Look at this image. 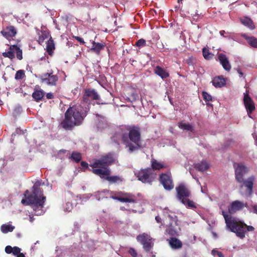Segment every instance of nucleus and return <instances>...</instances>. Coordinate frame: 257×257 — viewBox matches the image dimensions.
Instances as JSON below:
<instances>
[{
    "mask_svg": "<svg viewBox=\"0 0 257 257\" xmlns=\"http://www.w3.org/2000/svg\"><path fill=\"white\" fill-rule=\"evenodd\" d=\"M41 184V181H37L33 186L32 194L29 195V191L27 190L24 193L25 199L21 201L23 204L31 206L35 215H41L45 212L43 208L46 197L44 196L42 189L40 188Z\"/></svg>",
    "mask_w": 257,
    "mask_h": 257,
    "instance_id": "nucleus-1",
    "label": "nucleus"
},
{
    "mask_svg": "<svg viewBox=\"0 0 257 257\" xmlns=\"http://www.w3.org/2000/svg\"><path fill=\"white\" fill-rule=\"evenodd\" d=\"M89 109L81 105L70 106L64 114V119L61 121V126L66 130L71 131L75 126L82 124L87 115Z\"/></svg>",
    "mask_w": 257,
    "mask_h": 257,
    "instance_id": "nucleus-2",
    "label": "nucleus"
},
{
    "mask_svg": "<svg viewBox=\"0 0 257 257\" xmlns=\"http://www.w3.org/2000/svg\"><path fill=\"white\" fill-rule=\"evenodd\" d=\"M128 134L123 133L121 135L122 143L128 148L131 153L138 150L141 147V135L140 128L133 126H128Z\"/></svg>",
    "mask_w": 257,
    "mask_h": 257,
    "instance_id": "nucleus-3",
    "label": "nucleus"
},
{
    "mask_svg": "<svg viewBox=\"0 0 257 257\" xmlns=\"http://www.w3.org/2000/svg\"><path fill=\"white\" fill-rule=\"evenodd\" d=\"M114 161L113 157L111 154L104 156L99 159H95L90 165L92 168L91 172L100 177H104V175H109L110 174V170L108 166L111 165Z\"/></svg>",
    "mask_w": 257,
    "mask_h": 257,
    "instance_id": "nucleus-4",
    "label": "nucleus"
},
{
    "mask_svg": "<svg viewBox=\"0 0 257 257\" xmlns=\"http://www.w3.org/2000/svg\"><path fill=\"white\" fill-rule=\"evenodd\" d=\"M226 227L237 237L242 239L245 237V226L246 224L238 219L234 218L226 225Z\"/></svg>",
    "mask_w": 257,
    "mask_h": 257,
    "instance_id": "nucleus-5",
    "label": "nucleus"
},
{
    "mask_svg": "<svg viewBox=\"0 0 257 257\" xmlns=\"http://www.w3.org/2000/svg\"><path fill=\"white\" fill-rule=\"evenodd\" d=\"M156 174L152 172V169L147 168L141 169L138 173L137 176L138 180L144 183L152 184L154 180Z\"/></svg>",
    "mask_w": 257,
    "mask_h": 257,
    "instance_id": "nucleus-6",
    "label": "nucleus"
},
{
    "mask_svg": "<svg viewBox=\"0 0 257 257\" xmlns=\"http://www.w3.org/2000/svg\"><path fill=\"white\" fill-rule=\"evenodd\" d=\"M16 54V57L19 60L23 59V51L19 46L17 45H11L7 52H5L2 53L3 57L8 58L11 60L15 58Z\"/></svg>",
    "mask_w": 257,
    "mask_h": 257,
    "instance_id": "nucleus-7",
    "label": "nucleus"
},
{
    "mask_svg": "<svg viewBox=\"0 0 257 257\" xmlns=\"http://www.w3.org/2000/svg\"><path fill=\"white\" fill-rule=\"evenodd\" d=\"M233 168L235 170V179L239 183L242 182L244 176L248 173L249 169L242 163H234Z\"/></svg>",
    "mask_w": 257,
    "mask_h": 257,
    "instance_id": "nucleus-8",
    "label": "nucleus"
},
{
    "mask_svg": "<svg viewBox=\"0 0 257 257\" xmlns=\"http://www.w3.org/2000/svg\"><path fill=\"white\" fill-rule=\"evenodd\" d=\"M159 180L165 190L170 191L174 188V185L170 172L160 174Z\"/></svg>",
    "mask_w": 257,
    "mask_h": 257,
    "instance_id": "nucleus-9",
    "label": "nucleus"
},
{
    "mask_svg": "<svg viewBox=\"0 0 257 257\" xmlns=\"http://www.w3.org/2000/svg\"><path fill=\"white\" fill-rule=\"evenodd\" d=\"M177 197L181 202L191 196V191L184 184H180L176 188Z\"/></svg>",
    "mask_w": 257,
    "mask_h": 257,
    "instance_id": "nucleus-10",
    "label": "nucleus"
},
{
    "mask_svg": "<svg viewBox=\"0 0 257 257\" xmlns=\"http://www.w3.org/2000/svg\"><path fill=\"white\" fill-rule=\"evenodd\" d=\"M40 78L42 83L50 86H56L58 80V76L54 75L53 72L43 74Z\"/></svg>",
    "mask_w": 257,
    "mask_h": 257,
    "instance_id": "nucleus-11",
    "label": "nucleus"
},
{
    "mask_svg": "<svg viewBox=\"0 0 257 257\" xmlns=\"http://www.w3.org/2000/svg\"><path fill=\"white\" fill-rule=\"evenodd\" d=\"M138 241L143 245L144 250L149 252L151 250L153 246V243L152 241V238L147 234L143 233L140 234L137 237Z\"/></svg>",
    "mask_w": 257,
    "mask_h": 257,
    "instance_id": "nucleus-12",
    "label": "nucleus"
},
{
    "mask_svg": "<svg viewBox=\"0 0 257 257\" xmlns=\"http://www.w3.org/2000/svg\"><path fill=\"white\" fill-rule=\"evenodd\" d=\"M100 96L93 89L87 88L85 90L83 96V101L88 104H90L91 101L99 100Z\"/></svg>",
    "mask_w": 257,
    "mask_h": 257,
    "instance_id": "nucleus-13",
    "label": "nucleus"
},
{
    "mask_svg": "<svg viewBox=\"0 0 257 257\" xmlns=\"http://www.w3.org/2000/svg\"><path fill=\"white\" fill-rule=\"evenodd\" d=\"M168 218L170 220L171 222L169 223L168 227L166 228V232L172 236H174L176 234L177 231L176 229L174 228V225H177V216L176 215L172 216L170 214H168Z\"/></svg>",
    "mask_w": 257,
    "mask_h": 257,
    "instance_id": "nucleus-14",
    "label": "nucleus"
},
{
    "mask_svg": "<svg viewBox=\"0 0 257 257\" xmlns=\"http://www.w3.org/2000/svg\"><path fill=\"white\" fill-rule=\"evenodd\" d=\"M254 180L255 177L254 176H251L245 180L243 179V181L241 182L242 183V184L240 187H244L245 188V193L248 196H250L252 193L253 182Z\"/></svg>",
    "mask_w": 257,
    "mask_h": 257,
    "instance_id": "nucleus-15",
    "label": "nucleus"
},
{
    "mask_svg": "<svg viewBox=\"0 0 257 257\" xmlns=\"http://www.w3.org/2000/svg\"><path fill=\"white\" fill-rule=\"evenodd\" d=\"M1 33L4 37L8 39L15 37L17 33V30L14 26L9 25L3 27Z\"/></svg>",
    "mask_w": 257,
    "mask_h": 257,
    "instance_id": "nucleus-16",
    "label": "nucleus"
},
{
    "mask_svg": "<svg viewBox=\"0 0 257 257\" xmlns=\"http://www.w3.org/2000/svg\"><path fill=\"white\" fill-rule=\"evenodd\" d=\"M243 102L247 114L250 117V114L254 110L255 106L253 101L247 93L244 95Z\"/></svg>",
    "mask_w": 257,
    "mask_h": 257,
    "instance_id": "nucleus-17",
    "label": "nucleus"
},
{
    "mask_svg": "<svg viewBox=\"0 0 257 257\" xmlns=\"http://www.w3.org/2000/svg\"><path fill=\"white\" fill-rule=\"evenodd\" d=\"M218 59L223 69L227 72H229L231 69V65L226 55L223 53H220L218 55Z\"/></svg>",
    "mask_w": 257,
    "mask_h": 257,
    "instance_id": "nucleus-18",
    "label": "nucleus"
},
{
    "mask_svg": "<svg viewBox=\"0 0 257 257\" xmlns=\"http://www.w3.org/2000/svg\"><path fill=\"white\" fill-rule=\"evenodd\" d=\"M246 205V204H245L240 201H234L229 206L228 212L230 214H234L236 211L243 209Z\"/></svg>",
    "mask_w": 257,
    "mask_h": 257,
    "instance_id": "nucleus-19",
    "label": "nucleus"
},
{
    "mask_svg": "<svg viewBox=\"0 0 257 257\" xmlns=\"http://www.w3.org/2000/svg\"><path fill=\"white\" fill-rule=\"evenodd\" d=\"M21 249L18 246L12 247L11 245H7L5 247V252L8 254L12 253L17 257H25L23 253L21 252Z\"/></svg>",
    "mask_w": 257,
    "mask_h": 257,
    "instance_id": "nucleus-20",
    "label": "nucleus"
},
{
    "mask_svg": "<svg viewBox=\"0 0 257 257\" xmlns=\"http://www.w3.org/2000/svg\"><path fill=\"white\" fill-rule=\"evenodd\" d=\"M120 199L119 201L121 202L135 203L136 202V196L128 193L120 192Z\"/></svg>",
    "mask_w": 257,
    "mask_h": 257,
    "instance_id": "nucleus-21",
    "label": "nucleus"
},
{
    "mask_svg": "<svg viewBox=\"0 0 257 257\" xmlns=\"http://www.w3.org/2000/svg\"><path fill=\"white\" fill-rule=\"evenodd\" d=\"M240 23L250 30L255 29V26L253 21L248 17H242L239 18Z\"/></svg>",
    "mask_w": 257,
    "mask_h": 257,
    "instance_id": "nucleus-22",
    "label": "nucleus"
},
{
    "mask_svg": "<svg viewBox=\"0 0 257 257\" xmlns=\"http://www.w3.org/2000/svg\"><path fill=\"white\" fill-rule=\"evenodd\" d=\"M240 36L243 38L251 47L257 48V38L254 36H248L245 33L240 34Z\"/></svg>",
    "mask_w": 257,
    "mask_h": 257,
    "instance_id": "nucleus-23",
    "label": "nucleus"
},
{
    "mask_svg": "<svg viewBox=\"0 0 257 257\" xmlns=\"http://www.w3.org/2000/svg\"><path fill=\"white\" fill-rule=\"evenodd\" d=\"M170 247L174 249H178L182 248L183 243L182 241L176 237H171L169 239Z\"/></svg>",
    "mask_w": 257,
    "mask_h": 257,
    "instance_id": "nucleus-24",
    "label": "nucleus"
},
{
    "mask_svg": "<svg viewBox=\"0 0 257 257\" xmlns=\"http://www.w3.org/2000/svg\"><path fill=\"white\" fill-rule=\"evenodd\" d=\"M92 46L90 49L91 51L99 55L100 51L104 49L105 46V43H98L93 41L92 43Z\"/></svg>",
    "mask_w": 257,
    "mask_h": 257,
    "instance_id": "nucleus-25",
    "label": "nucleus"
},
{
    "mask_svg": "<svg viewBox=\"0 0 257 257\" xmlns=\"http://www.w3.org/2000/svg\"><path fill=\"white\" fill-rule=\"evenodd\" d=\"M154 72L163 79H166L170 76L168 72L159 66H157L155 68Z\"/></svg>",
    "mask_w": 257,
    "mask_h": 257,
    "instance_id": "nucleus-26",
    "label": "nucleus"
},
{
    "mask_svg": "<svg viewBox=\"0 0 257 257\" xmlns=\"http://www.w3.org/2000/svg\"><path fill=\"white\" fill-rule=\"evenodd\" d=\"M212 83L215 87H221L225 85L226 80L222 76H219L214 77Z\"/></svg>",
    "mask_w": 257,
    "mask_h": 257,
    "instance_id": "nucleus-27",
    "label": "nucleus"
},
{
    "mask_svg": "<svg viewBox=\"0 0 257 257\" xmlns=\"http://www.w3.org/2000/svg\"><path fill=\"white\" fill-rule=\"evenodd\" d=\"M166 166L163 162H160L154 159L151 160V168L152 172L155 170H160L162 169L166 168Z\"/></svg>",
    "mask_w": 257,
    "mask_h": 257,
    "instance_id": "nucleus-28",
    "label": "nucleus"
},
{
    "mask_svg": "<svg viewBox=\"0 0 257 257\" xmlns=\"http://www.w3.org/2000/svg\"><path fill=\"white\" fill-rule=\"evenodd\" d=\"M55 48V47L54 41L52 38L50 37L46 42V51L49 55H52Z\"/></svg>",
    "mask_w": 257,
    "mask_h": 257,
    "instance_id": "nucleus-29",
    "label": "nucleus"
},
{
    "mask_svg": "<svg viewBox=\"0 0 257 257\" xmlns=\"http://www.w3.org/2000/svg\"><path fill=\"white\" fill-rule=\"evenodd\" d=\"M194 168L196 170L204 172L209 168V164L205 161H202L199 163H196L194 165Z\"/></svg>",
    "mask_w": 257,
    "mask_h": 257,
    "instance_id": "nucleus-30",
    "label": "nucleus"
},
{
    "mask_svg": "<svg viewBox=\"0 0 257 257\" xmlns=\"http://www.w3.org/2000/svg\"><path fill=\"white\" fill-rule=\"evenodd\" d=\"M45 95V92L43 90L40 89H35L34 92L32 93V97L37 101L39 102L42 100Z\"/></svg>",
    "mask_w": 257,
    "mask_h": 257,
    "instance_id": "nucleus-31",
    "label": "nucleus"
},
{
    "mask_svg": "<svg viewBox=\"0 0 257 257\" xmlns=\"http://www.w3.org/2000/svg\"><path fill=\"white\" fill-rule=\"evenodd\" d=\"M178 126L180 128L183 130L190 131L191 132H193L194 131V127L193 125L189 123H186L184 122L183 121L179 122L178 123Z\"/></svg>",
    "mask_w": 257,
    "mask_h": 257,
    "instance_id": "nucleus-32",
    "label": "nucleus"
},
{
    "mask_svg": "<svg viewBox=\"0 0 257 257\" xmlns=\"http://www.w3.org/2000/svg\"><path fill=\"white\" fill-rule=\"evenodd\" d=\"M109 175H104V177H101V178H104L105 180H107L110 183H115L118 182L122 181L121 178L118 176H110Z\"/></svg>",
    "mask_w": 257,
    "mask_h": 257,
    "instance_id": "nucleus-33",
    "label": "nucleus"
},
{
    "mask_svg": "<svg viewBox=\"0 0 257 257\" xmlns=\"http://www.w3.org/2000/svg\"><path fill=\"white\" fill-rule=\"evenodd\" d=\"M69 158L74 162L78 163L82 159V155L80 153L73 151Z\"/></svg>",
    "mask_w": 257,
    "mask_h": 257,
    "instance_id": "nucleus-34",
    "label": "nucleus"
},
{
    "mask_svg": "<svg viewBox=\"0 0 257 257\" xmlns=\"http://www.w3.org/2000/svg\"><path fill=\"white\" fill-rule=\"evenodd\" d=\"M50 36L49 33L46 31H42L41 34H39V39L38 40V43L42 45L44 41L48 39Z\"/></svg>",
    "mask_w": 257,
    "mask_h": 257,
    "instance_id": "nucleus-35",
    "label": "nucleus"
},
{
    "mask_svg": "<svg viewBox=\"0 0 257 257\" xmlns=\"http://www.w3.org/2000/svg\"><path fill=\"white\" fill-rule=\"evenodd\" d=\"M182 204L185 205L187 208L195 209L197 208L195 202L188 198L184 200L181 202Z\"/></svg>",
    "mask_w": 257,
    "mask_h": 257,
    "instance_id": "nucleus-36",
    "label": "nucleus"
},
{
    "mask_svg": "<svg viewBox=\"0 0 257 257\" xmlns=\"http://www.w3.org/2000/svg\"><path fill=\"white\" fill-rule=\"evenodd\" d=\"M15 229V226L11 224H4L1 226V229L2 232L7 233L9 232H12Z\"/></svg>",
    "mask_w": 257,
    "mask_h": 257,
    "instance_id": "nucleus-37",
    "label": "nucleus"
},
{
    "mask_svg": "<svg viewBox=\"0 0 257 257\" xmlns=\"http://www.w3.org/2000/svg\"><path fill=\"white\" fill-rule=\"evenodd\" d=\"M202 54L206 60H210L213 56V54L211 53L209 50L205 47L202 49Z\"/></svg>",
    "mask_w": 257,
    "mask_h": 257,
    "instance_id": "nucleus-38",
    "label": "nucleus"
},
{
    "mask_svg": "<svg viewBox=\"0 0 257 257\" xmlns=\"http://www.w3.org/2000/svg\"><path fill=\"white\" fill-rule=\"evenodd\" d=\"M25 76V71L23 70H18L15 76L16 80H21Z\"/></svg>",
    "mask_w": 257,
    "mask_h": 257,
    "instance_id": "nucleus-39",
    "label": "nucleus"
},
{
    "mask_svg": "<svg viewBox=\"0 0 257 257\" xmlns=\"http://www.w3.org/2000/svg\"><path fill=\"white\" fill-rule=\"evenodd\" d=\"M222 215H223L224 218L226 225L228 224V223H229L234 218L232 217L230 215H228L227 213L224 211H222Z\"/></svg>",
    "mask_w": 257,
    "mask_h": 257,
    "instance_id": "nucleus-40",
    "label": "nucleus"
},
{
    "mask_svg": "<svg viewBox=\"0 0 257 257\" xmlns=\"http://www.w3.org/2000/svg\"><path fill=\"white\" fill-rule=\"evenodd\" d=\"M146 45V41L144 39H140L137 41L135 46L139 48H142Z\"/></svg>",
    "mask_w": 257,
    "mask_h": 257,
    "instance_id": "nucleus-41",
    "label": "nucleus"
},
{
    "mask_svg": "<svg viewBox=\"0 0 257 257\" xmlns=\"http://www.w3.org/2000/svg\"><path fill=\"white\" fill-rule=\"evenodd\" d=\"M202 96L205 101H210L212 100L211 95L208 93L207 92L203 91Z\"/></svg>",
    "mask_w": 257,
    "mask_h": 257,
    "instance_id": "nucleus-42",
    "label": "nucleus"
},
{
    "mask_svg": "<svg viewBox=\"0 0 257 257\" xmlns=\"http://www.w3.org/2000/svg\"><path fill=\"white\" fill-rule=\"evenodd\" d=\"M186 62L190 66H193L196 62V59L193 57L191 56L186 59Z\"/></svg>",
    "mask_w": 257,
    "mask_h": 257,
    "instance_id": "nucleus-43",
    "label": "nucleus"
},
{
    "mask_svg": "<svg viewBox=\"0 0 257 257\" xmlns=\"http://www.w3.org/2000/svg\"><path fill=\"white\" fill-rule=\"evenodd\" d=\"M212 254L214 256H217V257H224L223 253L221 251H218L215 249H213L211 251Z\"/></svg>",
    "mask_w": 257,
    "mask_h": 257,
    "instance_id": "nucleus-44",
    "label": "nucleus"
},
{
    "mask_svg": "<svg viewBox=\"0 0 257 257\" xmlns=\"http://www.w3.org/2000/svg\"><path fill=\"white\" fill-rule=\"evenodd\" d=\"M139 96L137 93H132L131 95V97L128 98V100L130 102L135 101L138 98Z\"/></svg>",
    "mask_w": 257,
    "mask_h": 257,
    "instance_id": "nucleus-45",
    "label": "nucleus"
},
{
    "mask_svg": "<svg viewBox=\"0 0 257 257\" xmlns=\"http://www.w3.org/2000/svg\"><path fill=\"white\" fill-rule=\"evenodd\" d=\"M128 253L131 255L132 257H137L138 256V253L137 251L132 247H131L128 251Z\"/></svg>",
    "mask_w": 257,
    "mask_h": 257,
    "instance_id": "nucleus-46",
    "label": "nucleus"
},
{
    "mask_svg": "<svg viewBox=\"0 0 257 257\" xmlns=\"http://www.w3.org/2000/svg\"><path fill=\"white\" fill-rule=\"evenodd\" d=\"M110 197L114 200H117L119 201V199H120V192L117 193H113Z\"/></svg>",
    "mask_w": 257,
    "mask_h": 257,
    "instance_id": "nucleus-47",
    "label": "nucleus"
},
{
    "mask_svg": "<svg viewBox=\"0 0 257 257\" xmlns=\"http://www.w3.org/2000/svg\"><path fill=\"white\" fill-rule=\"evenodd\" d=\"M254 230V228L252 226L247 225L246 224L245 226V233L246 231H253Z\"/></svg>",
    "mask_w": 257,
    "mask_h": 257,
    "instance_id": "nucleus-48",
    "label": "nucleus"
},
{
    "mask_svg": "<svg viewBox=\"0 0 257 257\" xmlns=\"http://www.w3.org/2000/svg\"><path fill=\"white\" fill-rule=\"evenodd\" d=\"M74 38L81 44H84L85 43V42L82 38L78 36H74Z\"/></svg>",
    "mask_w": 257,
    "mask_h": 257,
    "instance_id": "nucleus-49",
    "label": "nucleus"
},
{
    "mask_svg": "<svg viewBox=\"0 0 257 257\" xmlns=\"http://www.w3.org/2000/svg\"><path fill=\"white\" fill-rule=\"evenodd\" d=\"M81 166L84 169H86L88 168V164L86 162L82 161L81 162Z\"/></svg>",
    "mask_w": 257,
    "mask_h": 257,
    "instance_id": "nucleus-50",
    "label": "nucleus"
},
{
    "mask_svg": "<svg viewBox=\"0 0 257 257\" xmlns=\"http://www.w3.org/2000/svg\"><path fill=\"white\" fill-rule=\"evenodd\" d=\"M46 98L48 99H52L54 98V95L52 93L49 92V93H47V94H46Z\"/></svg>",
    "mask_w": 257,
    "mask_h": 257,
    "instance_id": "nucleus-51",
    "label": "nucleus"
},
{
    "mask_svg": "<svg viewBox=\"0 0 257 257\" xmlns=\"http://www.w3.org/2000/svg\"><path fill=\"white\" fill-rule=\"evenodd\" d=\"M252 208L253 209V212L257 214V204L252 205Z\"/></svg>",
    "mask_w": 257,
    "mask_h": 257,
    "instance_id": "nucleus-52",
    "label": "nucleus"
},
{
    "mask_svg": "<svg viewBox=\"0 0 257 257\" xmlns=\"http://www.w3.org/2000/svg\"><path fill=\"white\" fill-rule=\"evenodd\" d=\"M155 219L158 223L161 222L162 219L159 216H157L155 217Z\"/></svg>",
    "mask_w": 257,
    "mask_h": 257,
    "instance_id": "nucleus-53",
    "label": "nucleus"
},
{
    "mask_svg": "<svg viewBox=\"0 0 257 257\" xmlns=\"http://www.w3.org/2000/svg\"><path fill=\"white\" fill-rule=\"evenodd\" d=\"M237 72L238 73V74L240 75V77H242L243 75V73L241 72L240 69H236Z\"/></svg>",
    "mask_w": 257,
    "mask_h": 257,
    "instance_id": "nucleus-54",
    "label": "nucleus"
},
{
    "mask_svg": "<svg viewBox=\"0 0 257 257\" xmlns=\"http://www.w3.org/2000/svg\"><path fill=\"white\" fill-rule=\"evenodd\" d=\"M66 152V150H64V149L60 150L59 151V153H63V154H65Z\"/></svg>",
    "mask_w": 257,
    "mask_h": 257,
    "instance_id": "nucleus-55",
    "label": "nucleus"
},
{
    "mask_svg": "<svg viewBox=\"0 0 257 257\" xmlns=\"http://www.w3.org/2000/svg\"><path fill=\"white\" fill-rule=\"evenodd\" d=\"M220 34L221 35V36H224V34L225 33V32L224 31H220V32H219Z\"/></svg>",
    "mask_w": 257,
    "mask_h": 257,
    "instance_id": "nucleus-56",
    "label": "nucleus"
},
{
    "mask_svg": "<svg viewBox=\"0 0 257 257\" xmlns=\"http://www.w3.org/2000/svg\"><path fill=\"white\" fill-rule=\"evenodd\" d=\"M30 221H31V222H32V221H33V217H30Z\"/></svg>",
    "mask_w": 257,
    "mask_h": 257,
    "instance_id": "nucleus-57",
    "label": "nucleus"
},
{
    "mask_svg": "<svg viewBox=\"0 0 257 257\" xmlns=\"http://www.w3.org/2000/svg\"><path fill=\"white\" fill-rule=\"evenodd\" d=\"M183 0H178V2L180 3V2H182Z\"/></svg>",
    "mask_w": 257,
    "mask_h": 257,
    "instance_id": "nucleus-58",
    "label": "nucleus"
},
{
    "mask_svg": "<svg viewBox=\"0 0 257 257\" xmlns=\"http://www.w3.org/2000/svg\"><path fill=\"white\" fill-rule=\"evenodd\" d=\"M197 15H194V16H193V17H194V19H195V17H197Z\"/></svg>",
    "mask_w": 257,
    "mask_h": 257,
    "instance_id": "nucleus-59",
    "label": "nucleus"
},
{
    "mask_svg": "<svg viewBox=\"0 0 257 257\" xmlns=\"http://www.w3.org/2000/svg\"><path fill=\"white\" fill-rule=\"evenodd\" d=\"M182 257H187V256H186V255H184Z\"/></svg>",
    "mask_w": 257,
    "mask_h": 257,
    "instance_id": "nucleus-60",
    "label": "nucleus"
}]
</instances>
